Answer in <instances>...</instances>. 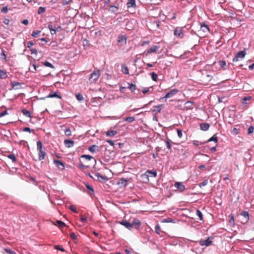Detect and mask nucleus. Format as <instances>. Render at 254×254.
I'll return each mask as SVG.
<instances>
[{
  "mask_svg": "<svg viewBox=\"0 0 254 254\" xmlns=\"http://www.w3.org/2000/svg\"><path fill=\"white\" fill-rule=\"evenodd\" d=\"M141 225L140 221L135 218H130L128 220V230H131L132 229L137 230Z\"/></svg>",
  "mask_w": 254,
  "mask_h": 254,
  "instance_id": "1",
  "label": "nucleus"
},
{
  "mask_svg": "<svg viewBox=\"0 0 254 254\" xmlns=\"http://www.w3.org/2000/svg\"><path fill=\"white\" fill-rule=\"evenodd\" d=\"M157 176L156 171H147L144 174L141 175V178L144 181H149V178H155Z\"/></svg>",
  "mask_w": 254,
  "mask_h": 254,
  "instance_id": "2",
  "label": "nucleus"
},
{
  "mask_svg": "<svg viewBox=\"0 0 254 254\" xmlns=\"http://www.w3.org/2000/svg\"><path fill=\"white\" fill-rule=\"evenodd\" d=\"M100 75V71L99 70L93 71L90 74L89 78V80L91 83L97 80Z\"/></svg>",
  "mask_w": 254,
  "mask_h": 254,
  "instance_id": "3",
  "label": "nucleus"
},
{
  "mask_svg": "<svg viewBox=\"0 0 254 254\" xmlns=\"http://www.w3.org/2000/svg\"><path fill=\"white\" fill-rule=\"evenodd\" d=\"M174 35L178 38L182 39L184 37L183 28L181 27H177L174 30Z\"/></svg>",
  "mask_w": 254,
  "mask_h": 254,
  "instance_id": "4",
  "label": "nucleus"
},
{
  "mask_svg": "<svg viewBox=\"0 0 254 254\" xmlns=\"http://www.w3.org/2000/svg\"><path fill=\"white\" fill-rule=\"evenodd\" d=\"M246 55V52L244 51H241L237 53L235 57L233 59V62H237L239 61L240 59H243Z\"/></svg>",
  "mask_w": 254,
  "mask_h": 254,
  "instance_id": "5",
  "label": "nucleus"
},
{
  "mask_svg": "<svg viewBox=\"0 0 254 254\" xmlns=\"http://www.w3.org/2000/svg\"><path fill=\"white\" fill-rule=\"evenodd\" d=\"M127 37L125 35H119L118 36V45L122 46L126 44Z\"/></svg>",
  "mask_w": 254,
  "mask_h": 254,
  "instance_id": "6",
  "label": "nucleus"
},
{
  "mask_svg": "<svg viewBox=\"0 0 254 254\" xmlns=\"http://www.w3.org/2000/svg\"><path fill=\"white\" fill-rule=\"evenodd\" d=\"M53 162L59 169L63 170L64 169V162L56 159H54Z\"/></svg>",
  "mask_w": 254,
  "mask_h": 254,
  "instance_id": "7",
  "label": "nucleus"
},
{
  "mask_svg": "<svg viewBox=\"0 0 254 254\" xmlns=\"http://www.w3.org/2000/svg\"><path fill=\"white\" fill-rule=\"evenodd\" d=\"M212 244L210 238L208 237L206 240H201L199 241V244L201 246H209Z\"/></svg>",
  "mask_w": 254,
  "mask_h": 254,
  "instance_id": "8",
  "label": "nucleus"
},
{
  "mask_svg": "<svg viewBox=\"0 0 254 254\" xmlns=\"http://www.w3.org/2000/svg\"><path fill=\"white\" fill-rule=\"evenodd\" d=\"M200 32H202L203 33H207L209 31L208 26L204 23H200Z\"/></svg>",
  "mask_w": 254,
  "mask_h": 254,
  "instance_id": "9",
  "label": "nucleus"
},
{
  "mask_svg": "<svg viewBox=\"0 0 254 254\" xmlns=\"http://www.w3.org/2000/svg\"><path fill=\"white\" fill-rule=\"evenodd\" d=\"M178 92H179V90L177 89H172L166 93L164 98H169L172 97L176 94H177Z\"/></svg>",
  "mask_w": 254,
  "mask_h": 254,
  "instance_id": "10",
  "label": "nucleus"
},
{
  "mask_svg": "<svg viewBox=\"0 0 254 254\" xmlns=\"http://www.w3.org/2000/svg\"><path fill=\"white\" fill-rule=\"evenodd\" d=\"M95 177L96 178V180H98L101 182H104L106 180V177L101 175L99 173H95Z\"/></svg>",
  "mask_w": 254,
  "mask_h": 254,
  "instance_id": "11",
  "label": "nucleus"
},
{
  "mask_svg": "<svg viewBox=\"0 0 254 254\" xmlns=\"http://www.w3.org/2000/svg\"><path fill=\"white\" fill-rule=\"evenodd\" d=\"M174 186L179 190L181 191H183L185 189V186L182 184V182H176L175 183Z\"/></svg>",
  "mask_w": 254,
  "mask_h": 254,
  "instance_id": "12",
  "label": "nucleus"
},
{
  "mask_svg": "<svg viewBox=\"0 0 254 254\" xmlns=\"http://www.w3.org/2000/svg\"><path fill=\"white\" fill-rule=\"evenodd\" d=\"M46 98H57L61 99L62 96L60 94H58L57 92H52L46 97Z\"/></svg>",
  "mask_w": 254,
  "mask_h": 254,
  "instance_id": "13",
  "label": "nucleus"
},
{
  "mask_svg": "<svg viewBox=\"0 0 254 254\" xmlns=\"http://www.w3.org/2000/svg\"><path fill=\"white\" fill-rule=\"evenodd\" d=\"M153 90V89L152 86L149 87H145V88H143L142 89L141 92L143 94H146L148 93H152Z\"/></svg>",
  "mask_w": 254,
  "mask_h": 254,
  "instance_id": "14",
  "label": "nucleus"
},
{
  "mask_svg": "<svg viewBox=\"0 0 254 254\" xmlns=\"http://www.w3.org/2000/svg\"><path fill=\"white\" fill-rule=\"evenodd\" d=\"M64 143L66 147L70 148L74 145V142L71 140L65 139L64 140Z\"/></svg>",
  "mask_w": 254,
  "mask_h": 254,
  "instance_id": "15",
  "label": "nucleus"
},
{
  "mask_svg": "<svg viewBox=\"0 0 254 254\" xmlns=\"http://www.w3.org/2000/svg\"><path fill=\"white\" fill-rule=\"evenodd\" d=\"M241 215L243 216L244 218L243 223L247 222L249 220V214L248 211H243L241 213Z\"/></svg>",
  "mask_w": 254,
  "mask_h": 254,
  "instance_id": "16",
  "label": "nucleus"
},
{
  "mask_svg": "<svg viewBox=\"0 0 254 254\" xmlns=\"http://www.w3.org/2000/svg\"><path fill=\"white\" fill-rule=\"evenodd\" d=\"M118 184L120 187H125L127 185V179H120L118 182Z\"/></svg>",
  "mask_w": 254,
  "mask_h": 254,
  "instance_id": "17",
  "label": "nucleus"
},
{
  "mask_svg": "<svg viewBox=\"0 0 254 254\" xmlns=\"http://www.w3.org/2000/svg\"><path fill=\"white\" fill-rule=\"evenodd\" d=\"M162 106H163L162 105H159L158 106H155L154 107V109L152 110V112L155 115L160 113L161 112Z\"/></svg>",
  "mask_w": 254,
  "mask_h": 254,
  "instance_id": "18",
  "label": "nucleus"
},
{
  "mask_svg": "<svg viewBox=\"0 0 254 254\" xmlns=\"http://www.w3.org/2000/svg\"><path fill=\"white\" fill-rule=\"evenodd\" d=\"M159 48V47L158 46L154 45L147 51V54H151L152 53L156 52Z\"/></svg>",
  "mask_w": 254,
  "mask_h": 254,
  "instance_id": "19",
  "label": "nucleus"
},
{
  "mask_svg": "<svg viewBox=\"0 0 254 254\" xmlns=\"http://www.w3.org/2000/svg\"><path fill=\"white\" fill-rule=\"evenodd\" d=\"M129 22L132 25V26H129V28H128V30H132L134 29H135V28L137 26L136 21L134 19H131L130 21H129Z\"/></svg>",
  "mask_w": 254,
  "mask_h": 254,
  "instance_id": "20",
  "label": "nucleus"
},
{
  "mask_svg": "<svg viewBox=\"0 0 254 254\" xmlns=\"http://www.w3.org/2000/svg\"><path fill=\"white\" fill-rule=\"evenodd\" d=\"M88 150L92 153L99 151V147L96 145H92L88 147Z\"/></svg>",
  "mask_w": 254,
  "mask_h": 254,
  "instance_id": "21",
  "label": "nucleus"
},
{
  "mask_svg": "<svg viewBox=\"0 0 254 254\" xmlns=\"http://www.w3.org/2000/svg\"><path fill=\"white\" fill-rule=\"evenodd\" d=\"M200 127L201 130L206 131L209 129L210 125L208 123H202L200 124Z\"/></svg>",
  "mask_w": 254,
  "mask_h": 254,
  "instance_id": "22",
  "label": "nucleus"
},
{
  "mask_svg": "<svg viewBox=\"0 0 254 254\" xmlns=\"http://www.w3.org/2000/svg\"><path fill=\"white\" fill-rule=\"evenodd\" d=\"M10 84L12 88L14 89H18L19 88L18 86L20 85V83L17 81L11 82Z\"/></svg>",
  "mask_w": 254,
  "mask_h": 254,
  "instance_id": "23",
  "label": "nucleus"
},
{
  "mask_svg": "<svg viewBox=\"0 0 254 254\" xmlns=\"http://www.w3.org/2000/svg\"><path fill=\"white\" fill-rule=\"evenodd\" d=\"M38 158L39 160L41 161L43 160L45 157L46 153L45 152L43 151L42 150L38 151Z\"/></svg>",
  "mask_w": 254,
  "mask_h": 254,
  "instance_id": "24",
  "label": "nucleus"
},
{
  "mask_svg": "<svg viewBox=\"0 0 254 254\" xmlns=\"http://www.w3.org/2000/svg\"><path fill=\"white\" fill-rule=\"evenodd\" d=\"M54 224L55 225H58L60 228H64L66 226L65 224L61 220H57Z\"/></svg>",
  "mask_w": 254,
  "mask_h": 254,
  "instance_id": "25",
  "label": "nucleus"
},
{
  "mask_svg": "<svg viewBox=\"0 0 254 254\" xmlns=\"http://www.w3.org/2000/svg\"><path fill=\"white\" fill-rule=\"evenodd\" d=\"M135 7V0H128V8L129 7Z\"/></svg>",
  "mask_w": 254,
  "mask_h": 254,
  "instance_id": "26",
  "label": "nucleus"
},
{
  "mask_svg": "<svg viewBox=\"0 0 254 254\" xmlns=\"http://www.w3.org/2000/svg\"><path fill=\"white\" fill-rule=\"evenodd\" d=\"M22 114L26 117L31 118L30 112L26 109H23L21 111Z\"/></svg>",
  "mask_w": 254,
  "mask_h": 254,
  "instance_id": "27",
  "label": "nucleus"
},
{
  "mask_svg": "<svg viewBox=\"0 0 254 254\" xmlns=\"http://www.w3.org/2000/svg\"><path fill=\"white\" fill-rule=\"evenodd\" d=\"M117 133V131L114 130H108L106 132V134L108 136H113Z\"/></svg>",
  "mask_w": 254,
  "mask_h": 254,
  "instance_id": "28",
  "label": "nucleus"
},
{
  "mask_svg": "<svg viewBox=\"0 0 254 254\" xmlns=\"http://www.w3.org/2000/svg\"><path fill=\"white\" fill-rule=\"evenodd\" d=\"M65 135L67 136H69L71 135V132L69 127H66L64 130Z\"/></svg>",
  "mask_w": 254,
  "mask_h": 254,
  "instance_id": "29",
  "label": "nucleus"
},
{
  "mask_svg": "<svg viewBox=\"0 0 254 254\" xmlns=\"http://www.w3.org/2000/svg\"><path fill=\"white\" fill-rule=\"evenodd\" d=\"M7 157L9 159H11L12 162H15L16 161V157L14 154H8L7 155Z\"/></svg>",
  "mask_w": 254,
  "mask_h": 254,
  "instance_id": "30",
  "label": "nucleus"
},
{
  "mask_svg": "<svg viewBox=\"0 0 254 254\" xmlns=\"http://www.w3.org/2000/svg\"><path fill=\"white\" fill-rule=\"evenodd\" d=\"M43 64L45 66L49 67L52 68H55V66L49 62L45 61L43 63Z\"/></svg>",
  "mask_w": 254,
  "mask_h": 254,
  "instance_id": "31",
  "label": "nucleus"
},
{
  "mask_svg": "<svg viewBox=\"0 0 254 254\" xmlns=\"http://www.w3.org/2000/svg\"><path fill=\"white\" fill-rule=\"evenodd\" d=\"M46 11V8L44 7H42V6H40L38 8V14H41L42 13H43L44 12H45Z\"/></svg>",
  "mask_w": 254,
  "mask_h": 254,
  "instance_id": "32",
  "label": "nucleus"
},
{
  "mask_svg": "<svg viewBox=\"0 0 254 254\" xmlns=\"http://www.w3.org/2000/svg\"><path fill=\"white\" fill-rule=\"evenodd\" d=\"M0 77L1 78L4 79L7 77L6 72L0 69Z\"/></svg>",
  "mask_w": 254,
  "mask_h": 254,
  "instance_id": "33",
  "label": "nucleus"
},
{
  "mask_svg": "<svg viewBox=\"0 0 254 254\" xmlns=\"http://www.w3.org/2000/svg\"><path fill=\"white\" fill-rule=\"evenodd\" d=\"M0 58L2 60L4 61L5 62L7 61L6 56L5 54L4 51L2 49H1V53L0 54Z\"/></svg>",
  "mask_w": 254,
  "mask_h": 254,
  "instance_id": "34",
  "label": "nucleus"
},
{
  "mask_svg": "<svg viewBox=\"0 0 254 254\" xmlns=\"http://www.w3.org/2000/svg\"><path fill=\"white\" fill-rule=\"evenodd\" d=\"M150 74L151 76L152 79L154 81H156L158 79L157 74L156 73H155L154 72L151 73Z\"/></svg>",
  "mask_w": 254,
  "mask_h": 254,
  "instance_id": "35",
  "label": "nucleus"
},
{
  "mask_svg": "<svg viewBox=\"0 0 254 254\" xmlns=\"http://www.w3.org/2000/svg\"><path fill=\"white\" fill-rule=\"evenodd\" d=\"M41 33V31L37 30V31H34L32 32L31 34V36L34 37H38L39 35V34Z\"/></svg>",
  "mask_w": 254,
  "mask_h": 254,
  "instance_id": "36",
  "label": "nucleus"
},
{
  "mask_svg": "<svg viewBox=\"0 0 254 254\" xmlns=\"http://www.w3.org/2000/svg\"><path fill=\"white\" fill-rule=\"evenodd\" d=\"M128 88H129L131 92H133L134 93H135V91L136 90V85L135 84H129V87H128Z\"/></svg>",
  "mask_w": 254,
  "mask_h": 254,
  "instance_id": "37",
  "label": "nucleus"
},
{
  "mask_svg": "<svg viewBox=\"0 0 254 254\" xmlns=\"http://www.w3.org/2000/svg\"><path fill=\"white\" fill-rule=\"evenodd\" d=\"M229 224L231 226L234 225V217L233 215H230V219L229 220Z\"/></svg>",
  "mask_w": 254,
  "mask_h": 254,
  "instance_id": "38",
  "label": "nucleus"
},
{
  "mask_svg": "<svg viewBox=\"0 0 254 254\" xmlns=\"http://www.w3.org/2000/svg\"><path fill=\"white\" fill-rule=\"evenodd\" d=\"M37 146L38 151L42 150L43 144L41 141L37 142Z\"/></svg>",
  "mask_w": 254,
  "mask_h": 254,
  "instance_id": "39",
  "label": "nucleus"
},
{
  "mask_svg": "<svg viewBox=\"0 0 254 254\" xmlns=\"http://www.w3.org/2000/svg\"><path fill=\"white\" fill-rule=\"evenodd\" d=\"M196 214H197V215L198 216L199 220H202L203 219V215H202V213H201V212L199 209H197Z\"/></svg>",
  "mask_w": 254,
  "mask_h": 254,
  "instance_id": "40",
  "label": "nucleus"
},
{
  "mask_svg": "<svg viewBox=\"0 0 254 254\" xmlns=\"http://www.w3.org/2000/svg\"><path fill=\"white\" fill-rule=\"evenodd\" d=\"M75 96H76V99L79 101H82L84 100V98H83V96L80 93L76 94Z\"/></svg>",
  "mask_w": 254,
  "mask_h": 254,
  "instance_id": "41",
  "label": "nucleus"
},
{
  "mask_svg": "<svg viewBox=\"0 0 254 254\" xmlns=\"http://www.w3.org/2000/svg\"><path fill=\"white\" fill-rule=\"evenodd\" d=\"M86 188L89 190V192L88 193L89 194H92L94 192V190H93V188L90 186L88 184H86Z\"/></svg>",
  "mask_w": 254,
  "mask_h": 254,
  "instance_id": "42",
  "label": "nucleus"
},
{
  "mask_svg": "<svg viewBox=\"0 0 254 254\" xmlns=\"http://www.w3.org/2000/svg\"><path fill=\"white\" fill-rule=\"evenodd\" d=\"M122 71L125 74H127V66L126 64L122 65Z\"/></svg>",
  "mask_w": 254,
  "mask_h": 254,
  "instance_id": "43",
  "label": "nucleus"
},
{
  "mask_svg": "<svg viewBox=\"0 0 254 254\" xmlns=\"http://www.w3.org/2000/svg\"><path fill=\"white\" fill-rule=\"evenodd\" d=\"M212 141H213L215 142H217L218 138H217V137L216 136V135H214L212 137L208 139V142Z\"/></svg>",
  "mask_w": 254,
  "mask_h": 254,
  "instance_id": "44",
  "label": "nucleus"
},
{
  "mask_svg": "<svg viewBox=\"0 0 254 254\" xmlns=\"http://www.w3.org/2000/svg\"><path fill=\"white\" fill-rule=\"evenodd\" d=\"M155 232L157 234H160V233H161V228L159 226V225H157L156 226H155Z\"/></svg>",
  "mask_w": 254,
  "mask_h": 254,
  "instance_id": "45",
  "label": "nucleus"
},
{
  "mask_svg": "<svg viewBox=\"0 0 254 254\" xmlns=\"http://www.w3.org/2000/svg\"><path fill=\"white\" fill-rule=\"evenodd\" d=\"M118 9V7L115 5H111L109 8V10H110L112 12H117Z\"/></svg>",
  "mask_w": 254,
  "mask_h": 254,
  "instance_id": "46",
  "label": "nucleus"
},
{
  "mask_svg": "<svg viewBox=\"0 0 254 254\" xmlns=\"http://www.w3.org/2000/svg\"><path fill=\"white\" fill-rule=\"evenodd\" d=\"M208 182V180H205L204 181H203L202 182L199 183L198 185L200 188H202V187L206 186V185H207Z\"/></svg>",
  "mask_w": 254,
  "mask_h": 254,
  "instance_id": "47",
  "label": "nucleus"
},
{
  "mask_svg": "<svg viewBox=\"0 0 254 254\" xmlns=\"http://www.w3.org/2000/svg\"><path fill=\"white\" fill-rule=\"evenodd\" d=\"M81 158H86V159L88 160H91L93 158V157L91 156V155H86V154H83L81 156Z\"/></svg>",
  "mask_w": 254,
  "mask_h": 254,
  "instance_id": "48",
  "label": "nucleus"
},
{
  "mask_svg": "<svg viewBox=\"0 0 254 254\" xmlns=\"http://www.w3.org/2000/svg\"><path fill=\"white\" fill-rule=\"evenodd\" d=\"M4 250L8 254H16V253L15 252L12 251L9 249L4 248Z\"/></svg>",
  "mask_w": 254,
  "mask_h": 254,
  "instance_id": "49",
  "label": "nucleus"
},
{
  "mask_svg": "<svg viewBox=\"0 0 254 254\" xmlns=\"http://www.w3.org/2000/svg\"><path fill=\"white\" fill-rule=\"evenodd\" d=\"M171 140L169 139H167L166 141V147L168 149H170L171 148Z\"/></svg>",
  "mask_w": 254,
  "mask_h": 254,
  "instance_id": "50",
  "label": "nucleus"
},
{
  "mask_svg": "<svg viewBox=\"0 0 254 254\" xmlns=\"http://www.w3.org/2000/svg\"><path fill=\"white\" fill-rule=\"evenodd\" d=\"M219 64L220 66L224 69V67L226 65V63L225 61H223V60L220 61L219 62Z\"/></svg>",
  "mask_w": 254,
  "mask_h": 254,
  "instance_id": "51",
  "label": "nucleus"
},
{
  "mask_svg": "<svg viewBox=\"0 0 254 254\" xmlns=\"http://www.w3.org/2000/svg\"><path fill=\"white\" fill-rule=\"evenodd\" d=\"M177 132L178 137L179 138H182L183 136V133H182V130L179 128H177Z\"/></svg>",
  "mask_w": 254,
  "mask_h": 254,
  "instance_id": "52",
  "label": "nucleus"
},
{
  "mask_svg": "<svg viewBox=\"0 0 254 254\" xmlns=\"http://www.w3.org/2000/svg\"><path fill=\"white\" fill-rule=\"evenodd\" d=\"M0 12H2V13H6L8 12L7 6H5L3 7L1 9Z\"/></svg>",
  "mask_w": 254,
  "mask_h": 254,
  "instance_id": "53",
  "label": "nucleus"
},
{
  "mask_svg": "<svg viewBox=\"0 0 254 254\" xmlns=\"http://www.w3.org/2000/svg\"><path fill=\"white\" fill-rule=\"evenodd\" d=\"M254 127L253 126H250L249 128H248V133L249 134H252V133L254 132Z\"/></svg>",
  "mask_w": 254,
  "mask_h": 254,
  "instance_id": "54",
  "label": "nucleus"
},
{
  "mask_svg": "<svg viewBox=\"0 0 254 254\" xmlns=\"http://www.w3.org/2000/svg\"><path fill=\"white\" fill-rule=\"evenodd\" d=\"M32 65L33 66L34 70H31V71L33 72H35L37 70V69L40 67V66L36 65L34 64H33Z\"/></svg>",
  "mask_w": 254,
  "mask_h": 254,
  "instance_id": "55",
  "label": "nucleus"
},
{
  "mask_svg": "<svg viewBox=\"0 0 254 254\" xmlns=\"http://www.w3.org/2000/svg\"><path fill=\"white\" fill-rule=\"evenodd\" d=\"M70 236L73 240H75L77 238V235L74 233H71L70 234Z\"/></svg>",
  "mask_w": 254,
  "mask_h": 254,
  "instance_id": "56",
  "label": "nucleus"
},
{
  "mask_svg": "<svg viewBox=\"0 0 254 254\" xmlns=\"http://www.w3.org/2000/svg\"><path fill=\"white\" fill-rule=\"evenodd\" d=\"M79 168H80V169L81 170H83L85 168H88V166H85L84 165H83L81 162L80 163H79Z\"/></svg>",
  "mask_w": 254,
  "mask_h": 254,
  "instance_id": "57",
  "label": "nucleus"
},
{
  "mask_svg": "<svg viewBox=\"0 0 254 254\" xmlns=\"http://www.w3.org/2000/svg\"><path fill=\"white\" fill-rule=\"evenodd\" d=\"M119 223L124 225V226H125L126 228H127V220H123L120 222H119Z\"/></svg>",
  "mask_w": 254,
  "mask_h": 254,
  "instance_id": "58",
  "label": "nucleus"
},
{
  "mask_svg": "<svg viewBox=\"0 0 254 254\" xmlns=\"http://www.w3.org/2000/svg\"><path fill=\"white\" fill-rule=\"evenodd\" d=\"M56 249L60 250L62 252H64L65 250L59 245H56L55 246Z\"/></svg>",
  "mask_w": 254,
  "mask_h": 254,
  "instance_id": "59",
  "label": "nucleus"
},
{
  "mask_svg": "<svg viewBox=\"0 0 254 254\" xmlns=\"http://www.w3.org/2000/svg\"><path fill=\"white\" fill-rule=\"evenodd\" d=\"M72 0H62V3L63 5H67L71 2Z\"/></svg>",
  "mask_w": 254,
  "mask_h": 254,
  "instance_id": "60",
  "label": "nucleus"
},
{
  "mask_svg": "<svg viewBox=\"0 0 254 254\" xmlns=\"http://www.w3.org/2000/svg\"><path fill=\"white\" fill-rule=\"evenodd\" d=\"M251 99V96H247V97H244L243 98L244 102H243V104H246V102H245L247 101L250 100Z\"/></svg>",
  "mask_w": 254,
  "mask_h": 254,
  "instance_id": "61",
  "label": "nucleus"
},
{
  "mask_svg": "<svg viewBox=\"0 0 254 254\" xmlns=\"http://www.w3.org/2000/svg\"><path fill=\"white\" fill-rule=\"evenodd\" d=\"M30 51L31 52V54H37V50L36 49L31 48V49H30Z\"/></svg>",
  "mask_w": 254,
  "mask_h": 254,
  "instance_id": "62",
  "label": "nucleus"
},
{
  "mask_svg": "<svg viewBox=\"0 0 254 254\" xmlns=\"http://www.w3.org/2000/svg\"><path fill=\"white\" fill-rule=\"evenodd\" d=\"M9 19L8 18H4L3 20V23L5 25H8L9 23Z\"/></svg>",
  "mask_w": 254,
  "mask_h": 254,
  "instance_id": "63",
  "label": "nucleus"
},
{
  "mask_svg": "<svg viewBox=\"0 0 254 254\" xmlns=\"http://www.w3.org/2000/svg\"><path fill=\"white\" fill-rule=\"evenodd\" d=\"M80 220L82 223H86L87 219L83 215H80Z\"/></svg>",
  "mask_w": 254,
  "mask_h": 254,
  "instance_id": "64",
  "label": "nucleus"
}]
</instances>
